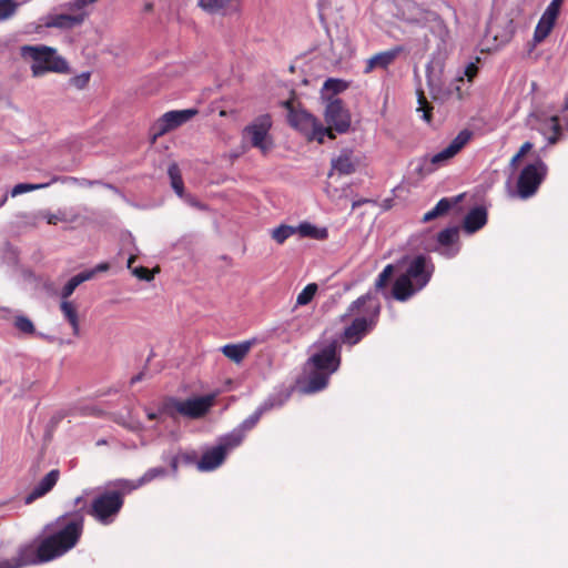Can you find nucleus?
Wrapping results in <instances>:
<instances>
[{"label":"nucleus","mask_w":568,"mask_h":568,"mask_svg":"<svg viewBox=\"0 0 568 568\" xmlns=\"http://www.w3.org/2000/svg\"><path fill=\"white\" fill-rule=\"evenodd\" d=\"M83 529L80 515L61 516L54 524V531L38 547L28 546L20 550L13 560H1L0 568H21L23 566L52 560L72 549Z\"/></svg>","instance_id":"nucleus-1"},{"label":"nucleus","mask_w":568,"mask_h":568,"mask_svg":"<svg viewBox=\"0 0 568 568\" xmlns=\"http://www.w3.org/2000/svg\"><path fill=\"white\" fill-rule=\"evenodd\" d=\"M290 124L303 134L307 141L324 143L325 139L334 140L335 133H345L351 126V114L341 100H332L326 104L324 119L326 126L305 110H296L293 102L286 101Z\"/></svg>","instance_id":"nucleus-2"},{"label":"nucleus","mask_w":568,"mask_h":568,"mask_svg":"<svg viewBox=\"0 0 568 568\" xmlns=\"http://www.w3.org/2000/svg\"><path fill=\"white\" fill-rule=\"evenodd\" d=\"M341 364L336 341L321 342L311 348V355L304 366L302 392L312 394L324 389L328 379Z\"/></svg>","instance_id":"nucleus-3"},{"label":"nucleus","mask_w":568,"mask_h":568,"mask_svg":"<svg viewBox=\"0 0 568 568\" xmlns=\"http://www.w3.org/2000/svg\"><path fill=\"white\" fill-rule=\"evenodd\" d=\"M398 266L402 273L398 275L393 287V295L398 301H406L425 287L434 270L428 258L422 255L405 258Z\"/></svg>","instance_id":"nucleus-4"},{"label":"nucleus","mask_w":568,"mask_h":568,"mask_svg":"<svg viewBox=\"0 0 568 568\" xmlns=\"http://www.w3.org/2000/svg\"><path fill=\"white\" fill-rule=\"evenodd\" d=\"M379 315V304L369 294L354 301L344 317L351 318L345 327L343 341L349 345L358 343L376 324Z\"/></svg>","instance_id":"nucleus-5"},{"label":"nucleus","mask_w":568,"mask_h":568,"mask_svg":"<svg viewBox=\"0 0 568 568\" xmlns=\"http://www.w3.org/2000/svg\"><path fill=\"white\" fill-rule=\"evenodd\" d=\"M20 57L30 65L33 78H41L49 72L63 73L68 71L67 61L58 54L54 48L48 45H22Z\"/></svg>","instance_id":"nucleus-6"},{"label":"nucleus","mask_w":568,"mask_h":568,"mask_svg":"<svg viewBox=\"0 0 568 568\" xmlns=\"http://www.w3.org/2000/svg\"><path fill=\"white\" fill-rule=\"evenodd\" d=\"M427 84L432 98L439 102H445L452 98L463 100L468 95V90L463 77H456L449 83L442 79L440 71L436 72L434 68H427Z\"/></svg>","instance_id":"nucleus-7"},{"label":"nucleus","mask_w":568,"mask_h":568,"mask_svg":"<svg viewBox=\"0 0 568 568\" xmlns=\"http://www.w3.org/2000/svg\"><path fill=\"white\" fill-rule=\"evenodd\" d=\"M242 440L243 433L232 432L223 437L216 446L204 452L201 459L196 463V468L200 471H212L216 469L223 464L229 452L239 446Z\"/></svg>","instance_id":"nucleus-8"},{"label":"nucleus","mask_w":568,"mask_h":568,"mask_svg":"<svg viewBox=\"0 0 568 568\" xmlns=\"http://www.w3.org/2000/svg\"><path fill=\"white\" fill-rule=\"evenodd\" d=\"M396 9V17L403 22L418 27L433 24L438 30L444 29L443 21L435 12L424 10L413 1L402 0L397 3Z\"/></svg>","instance_id":"nucleus-9"},{"label":"nucleus","mask_w":568,"mask_h":568,"mask_svg":"<svg viewBox=\"0 0 568 568\" xmlns=\"http://www.w3.org/2000/svg\"><path fill=\"white\" fill-rule=\"evenodd\" d=\"M271 126V118L268 115H262L245 128L243 133L244 139L247 140L252 146L266 153L273 148V140L268 133Z\"/></svg>","instance_id":"nucleus-10"},{"label":"nucleus","mask_w":568,"mask_h":568,"mask_svg":"<svg viewBox=\"0 0 568 568\" xmlns=\"http://www.w3.org/2000/svg\"><path fill=\"white\" fill-rule=\"evenodd\" d=\"M547 173V166L541 161H536L524 168L517 182V193L521 199L534 195Z\"/></svg>","instance_id":"nucleus-11"},{"label":"nucleus","mask_w":568,"mask_h":568,"mask_svg":"<svg viewBox=\"0 0 568 568\" xmlns=\"http://www.w3.org/2000/svg\"><path fill=\"white\" fill-rule=\"evenodd\" d=\"M164 470L161 467L152 468L144 474V476L138 480L129 479H115L109 481L103 493H100L98 497H121L123 495L131 494L135 488L142 484L163 475Z\"/></svg>","instance_id":"nucleus-12"},{"label":"nucleus","mask_w":568,"mask_h":568,"mask_svg":"<svg viewBox=\"0 0 568 568\" xmlns=\"http://www.w3.org/2000/svg\"><path fill=\"white\" fill-rule=\"evenodd\" d=\"M196 114V109H184L165 112L160 119L156 120L153 125V141H155L156 138L189 122Z\"/></svg>","instance_id":"nucleus-13"},{"label":"nucleus","mask_w":568,"mask_h":568,"mask_svg":"<svg viewBox=\"0 0 568 568\" xmlns=\"http://www.w3.org/2000/svg\"><path fill=\"white\" fill-rule=\"evenodd\" d=\"M215 395L211 394L202 397L190 398L186 400H176L173 403V407L184 416L199 418L212 407Z\"/></svg>","instance_id":"nucleus-14"},{"label":"nucleus","mask_w":568,"mask_h":568,"mask_svg":"<svg viewBox=\"0 0 568 568\" xmlns=\"http://www.w3.org/2000/svg\"><path fill=\"white\" fill-rule=\"evenodd\" d=\"M89 17V12L71 11V13H49L41 19L45 28L71 29L80 26Z\"/></svg>","instance_id":"nucleus-15"},{"label":"nucleus","mask_w":568,"mask_h":568,"mask_svg":"<svg viewBox=\"0 0 568 568\" xmlns=\"http://www.w3.org/2000/svg\"><path fill=\"white\" fill-rule=\"evenodd\" d=\"M562 1L564 0H552L548 4L535 29V42L540 43L549 36L559 16Z\"/></svg>","instance_id":"nucleus-16"},{"label":"nucleus","mask_w":568,"mask_h":568,"mask_svg":"<svg viewBox=\"0 0 568 568\" xmlns=\"http://www.w3.org/2000/svg\"><path fill=\"white\" fill-rule=\"evenodd\" d=\"M471 136V131L462 130L445 149L430 158V163L439 166L448 162L470 141Z\"/></svg>","instance_id":"nucleus-17"},{"label":"nucleus","mask_w":568,"mask_h":568,"mask_svg":"<svg viewBox=\"0 0 568 568\" xmlns=\"http://www.w3.org/2000/svg\"><path fill=\"white\" fill-rule=\"evenodd\" d=\"M122 507V499H93L90 514L100 523L106 525L113 521Z\"/></svg>","instance_id":"nucleus-18"},{"label":"nucleus","mask_w":568,"mask_h":568,"mask_svg":"<svg viewBox=\"0 0 568 568\" xmlns=\"http://www.w3.org/2000/svg\"><path fill=\"white\" fill-rule=\"evenodd\" d=\"M359 165V159L354 155L351 150H343L341 153L332 160V172L331 178L335 173L347 175L356 171Z\"/></svg>","instance_id":"nucleus-19"},{"label":"nucleus","mask_w":568,"mask_h":568,"mask_svg":"<svg viewBox=\"0 0 568 568\" xmlns=\"http://www.w3.org/2000/svg\"><path fill=\"white\" fill-rule=\"evenodd\" d=\"M402 51V47H395L389 50L374 54L366 61L364 72L371 73L375 69H386L396 60V58L400 54Z\"/></svg>","instance_id":"nucleus-20"},{"label":"nucleus","mask_w":568,"mask_h":568,"mask_svg":"<svg viewBox=\"0 0 568 568\" xmlns=\"http://www.w3.org/2000/svg\"><path fill=\"white\" fill-rule=\"evenodd\" d=\"M458 237V230L447 229L438 234V243L440 245L439 253L447 257H453L457 254L458 247L455 245Z\"/></svg>","instance_id":"nucleus-21"},{"label":"nucleus","mask_w":568,"mask_h":568,"mask_svg":"<svg viewBox=\"0 0 568 568\" xmlns=\"http://www.w3.org/2000/svg\"><path fill=\"white\" fill-rule=\"evenodd\" d=\"M297 235L303 239L324 241L328 237V230L325 226H318L304 221L296 225Z\"/></svg>","instance_id":"nucleus-22"},{"label":"nucleus","mask_w":568,"mask_h":568,"mask_svg":"<svg viewBox=\"0 0 568 568\" xmlns=\"http://www.w3.org/2000/svg\"><path fill=\"white\" fill-rule=\"evenodd\" d=\"M487 222V212L483 207L473 209L465 217L464 229L468 233H474L481 229Z\"/></svg>","instance_id":"nucleus-23"},{"label":"nucleus","mask_w":568,"mask_h":568,"mask_svg":"<svg viewBox=\"0 0 568 568\" xmlns=\"http://www.w3.org/2000/svg\"><path fill=\"white\" fill-rule=\"evenodd\" d=\"M60 310L64 320H67L68 323L71 325L73 335L79 336L80 321L77 304L69 300H61Z\"/></svg>","instance_id":"nucleus-24"},{"label":"nucleus","mask_w":568,"mask_h":568,"mask_svg":"<svg viewBox=\"0 0 568 568\" xmlns=\"http://www.w3.org/2000/svg\"><path fill=\"white\" fill-rule=\"evenodd\" d=\"M254 341H245L239 344H229L222 347V353L231 361L240 363L250 352Z\"/></svg>","instance_id":"nucleus-25"},{"label":"nucleus","mask_w":568,"mask_h":568,"mask_svg":"<svg viewBox=\"0 0 568 568\" xmlns=\"http://www.w3.org/2000/svg\"><path fill=\"white\" fill-rule=\"evenodd\" d=\"M93 275L94 272H83L71 277L60 292L61 300H69L74 290L83 282L91 280Z\"/></svg>","instance_id":"nucleus-26"},{"label":"nucleus","mask_w":568,"mask_h":568,"mask_svg":"<svg viewBox=\"0 0 568 568\" xmlns=\"http://www.w3.org/2000/svg\"><path fill=\"white\" fill-rule=\"evenodd\" d=\"M58 477L59 473L57 470H51L50 473H48L37 485V487L29 497H42L43 495L48 494L57 484Z\"/></svg>","instance_id":"nucleus-27"},{"label":"nucleus","mask_w":568,"mask_h":568,"mask_svg":"<svg viewBox=\"0 0 568 568\" xmlns=\"http://www.w3.org/2000/svg\"><path fill=\"white\" fill-rule=\"evenodd\" d=\"M59 179L58 178H53L51 181L49 182H45V183H38V184H32V183H19L17 185H14L12 187V190L10 191V195L12 197H16V196H19L21 194H24V193H28V192H31V191H37V190H42V189H47L49 187L52 183L57 182Z\"/></svg>","instance_id":"nucleus-28"},{"label":"nucleus","mask_w":568,"mask_h":568,"mask_svg":"<svg viewBox=\"0 0 568 568\" xmlns=\"http://www.w3.org/2000/svg\"><path fill=\"white\" fill-rule=\"evenodd\" d=\"M38 216L42 220H44L48 224L55 225L59 222H73L74 217H71L67 211L59 210L58 212H50V211H41L39 212Z\"/></svg>","instance_id":"nucleus-29"},{"label":"nucleus","mask_w":568,"mask_h":568,"mask_svg":"<svg viewBox=\"0 0 568 568\" xmlns=\"http://www.w3.org/2000/svg\"><path fill=\"white\" fill-rule=\"evenodd\" d=\"M297 234L296 226L281 224L271 231V237L277 243L283 244L287 239Z\"/></svg>","instance_id":"nucleus-30"},{"label":"nucleus","mask_w":568,"mask_h":568,"mask_svg":"<svg viewBox=\"0 0 568 568\" xmlns=\"http://www.w3.org/2000/svg\"><path fill=\"white\" fill-rule=\"evenodd\" d=\"M171 186L180 197H184L183 181L178 164L172 163L168 169Z\"/></svg>","instance_id":"nucleus-31"},{"label":"nucleus","mask_w":568,"mask_h":568,"mask_svg":"<svg viewBox=\"0 0 568 568\" xmlns=\"http://www.w3.org/2000/svg\"><path fill=\"white\" fill-rule=\"evenodd\" d=\"M542 133L546 135L548 142L550 144L556 143L558 140V134L560 132V128L558 124V119L556 116H551L542 126Z\"/></svg>","instance_id":"nucleus-32"},{"label":"nucleus","mask_w":568,"mask_h":568,"mask_svg":"<svg viewBox=\"0 0 568 568\" xmlns=\"http://www.w3.org/2000/svg\"><path fill=\"white\" fill-rule=\"evenodd\" d=\"M317 284L310 283L307 284L297 295L296 297V306L307 305L315 296L317 292Z\"/></svg>","instance_id":"nucleus-33"},{"label":"nucleus","mask_w":568,"mask_h":568,"mask_svg":"<svg viewBox=\"0 0 568 568\" xmlns=\"http://www.w3.org/2000/svg\"><path fill=\"white\" fill-rule=\"evenodd\" d=\"M17 7L14 0H0V20L10 18L16 12Z\"/></svg>","instance_id":"nucleus-34"},{"label":"nucleus","mask_w":568,"mask_h":568,"mask_svg":"<svg viewBox=\"0 0 568 568\" xmlns=\"http://www.w3.org/2000/svg\"><path fill=\"white\" fill-rule=\"evenodd\" d=\"M348 186H345L343 187L342 190H339L337 186H334L332 185L331 183L327 185L326 187V193H327V196L333 201V202H338L341 201L342 199L346 197L347 196V191H348Z\"/></svg>","instance_id":"nucleus-35"},{"label":"nucleus","mask_w":568,"mask_h":568,"mask_svg":"<svg viewBox=\"0 0 568 568\" xmlns=\"http://www.w3.org/2000/svg\"><path fill=\"white\" fill-rule=\"evenodd\" d=\"M478 72V67L475 62H470L469 64H467V67L464 69V71L458 74L457 77H463L464 80H465V83H466V89L468 90L469 87H470V83L473 81V79L476 77Z\"/></svg>","instance_id":"nucleus-36"},{"label":"nucleus","mask_w":568,"mask_h":568,"mask_svg":"<svg viewBox=\"0 0 568 568\" xmlns=\"http://www.w3.org/2000/svg\"><path fill=\"white\" fill-rule=\"evenodd\" d=\"M14 326L20 332L26 333V334H31L34 331V326H33L32 322L28 317H24V316H17L14 318Z\"/></svg>","instance_id":"nucleus-37"},{"label":"nucleus","mask_w":568,"mask_h":568,"mask_svg":"<svg viewBox=\"0 0 568 568\" xmlns=\"http://www.w3.org/2000/svg\"><path fill=\"white\" fill-rule=\"evenodd\" d=\"M159 272V268H154L153 271H150L146 267L139 266L132 268V274L138 277L139 280L150 282L154 277V273Z\"/></svg>","instance_id":"nucleus-38"},{"label":"nucleus","mask_w":568,"mask_h":568,"mask_svg":"<svg viewBox=\"0 0 568 568\" xmlns=\"http://www.w3.org/2000/svg\"><path fill=\"white\" fill-rule=\"evenodd\" d=\"M394 273V266L392 264H388L383 272L378 275V278L376 280V287L377 288H384L389 281V278L393 276Z\"/></svg>","instance_id":"nucleus-39"},{"label":"nucleus","mask_w":568,"mask_h":568,"mask_svg":"<svg viewBox=\"0 0 568 568\" xmlns=\"http://www.w3.org/2000/svg\"><path fill=\"white\" fill-rule=\"evenodd\" d=\"M185 70H186V68L184 64H181V63L172 64L165 69L164 74L169 79H176V78L183 77L185 73Z\"/></svg>","instance_id":"nucleus-40"},{"label":"nucleus","mask_w":568,"mask_h":568,"mask_svg":"<svg viewBox=\"0 0 568 568\" xmlns=\"http://www.w3.org/2000/svg\"><path fill=\"white\" fill-rule=\"evenodd\" d=\"M89 81H90V72H83L81 74L73 77L70 80V84L78 90H82V89L87 88V85L89 84Z\"/></svg>","instance_id":"nucleus-41"},{"label":"nucleus","mask_w":568,"mask_h":568,"mask_svg":"<svg viewBox=\"0 0 568 568\" xmlns=\"http://www.w3.org/2000/svg\"><path fill=\"white\" fill-rule=\"evenodd\" d=\"M98 0H73L69 3L70 11L89 12L87 8Z\"/></svg>","instance_id":"nucleus-42"},{"label":"nucleus","mask_w":568,"mask_h":568,"mask_svg":"<svg viewBox=\"0 0 568 568\" xmlns=\"http://www.w3.org/2000/svg\"><path fill=\"white\" fill-rule=\"evenodd\" d=\"M418 103L417 112H420L423 120L428 122L430 120L429 106L423 93L418 97Z\"/></svg>","instance_id":"nucleus-43"},{"label":"nucleus","mask_w":568,"mask_h":568,"mask_svg":"<svg viewBox=\"0 0 568 568\" xmlns=\"http://www.w3.org/2000/svg\"><path fill=\"white\" fill-rule=\"evenodd\" d=\"M532 149V144L530 142H525L521 148L519 149V151L511 158L510 160V166L513 169L516 168L518 161L527 153L529 152L530 150Z\"/></svg>","instance_id":"nucleus-44"},{"label":"nucleus","mask_w":568,"mask_h":568,"mask_svg":"<svg viewBox=\"0 0 568 568\" xmlns=\"http://www.w3.org/2000/svg\"><path fill=\"white\" fill-rule=\"evenodd\" d=\"M260 416H261V413L256 412L254 413L252 416H250L247 419H245L241 426V428L239 429H235L234 432H241L243 433V435L245 434L246 430L251 429L252 427H254V425L257 423V420L260 419Z\"/></svg>","instance_id":"nucleus-45"},{"label":"nucleus","mask_w":568,"mask_h":568,"mask_svg":"<svg viewBox=\"0 0 568 568\" xmlns=\"http://www.w3.org/2000/svg\"><path fill=\"white\" fill-rule=\"evenodd\" d=\"M324 88L327 90H332L334 92H339L345 88V85L339 80L328 79L327 81H325Z\"/></svg>","instance_id":"nucleus-46"},{"label":"nucleus","mask_w":568,"mask_h":568,"mask_svg":"<svg viewBox=\"0 0 568 568\" xmlns=\"http://www.w3.org/2000/svg\"><path fill=\"white\" fill-rule=\"evenodd\" d=\"M452 206V202L448 199H442L435 206L439 215L446 213Z\"/></svg>","instance_id":"nucleus-47"},{"label":"nucleus","mask_w":568,"mask_h":568,"mask_svg":"<svg viewBox=\"0 0 568 568\" xmlns=\"http://www.w3.org/2000/svg\"><path fill=\"white\" fill-rule=\"evenodd\" d=\"M437 216H440L439 213L436 211V209H432L430 211H428L427 213L424 214L423 216V221L424 222H428Z\"/></svg>","instance_id":"nucleus-48"},{"label":"nucleus","mask_w":568,"mask_h":568,"mask_svg":"<svg viewBox=\"0 0 568 568\" xmlns=\"http://www.w3.org/2000/svg\"><path fill=\"white\" fill-rule=\"evenodd\" d=\"M109 268V265L106 263H102V264H99L92 272H94V274L97 272H102V271H106Z\"/></svg>","instance_id":"nucleus-49"},{"label":"nucleus","mask_w":568,"mask_h":568,"mask_svg":"<svg viewBox=\"0 0 568 568\" xmlns=\"http://www.w3.org/2000/svg\"><path fill=\"white\" fill-rule=\"evenodd\" d=\"M135 258H136V257H135V255H131V256L129 257V260H128L126 266H128V268H130L131 271H132V268H134L132 265H133V263L135 262Z\"/></svg>","instance_id":"nucleus-50"},{"label":"nucleus","mask_w":568,"mask_h":568,"mask_svg":"<svg viewBox=\"0 0 568 568\" xmlns=\"http://www.w3.org/2000/svg\"><path fill=\"white\" fill-rule=\"evenodd\" d=\"M146 415H148L149 419H156L158 418V414L153 413V412H148Z\"/></svg>","instance_id":"nucleus-51"},{"label":"nucleus","mask_w":568,"mask_h":568,"mask_svg":"<svg viewBox=\"0 0 568 568\" xmlns=\"http://www.w3.org/2000/svg\"><path fill=\"white\" fill-rule=\"evenodd\" d=\"M7 200H8V195H7V194H6V195H3L2 197H0V207H1L2 205H4V203L7 202Z\"/></svg>","instance_id":"nucleus-52"},{"label":"nucleus","mask_w":568,"mask_h":568,"mask_svg":"<svg viewBox=\"0 0 568 568\" xmlns=\"http://www.w3.org/2000/svg\"><path fill=\"white\" fill-rule=\"evenodd\" d=\"M7 200H8V195H7V194H6V195H3L2 197H0V207H1L2 205H4V203L7 202Z\"/></svg>","instance_id":"nucleus-53"},{"label":"nucleus","mask_w":568,"mask_h":568,"mask_svg":"<svg viewBox=\"0 0 568 568\" xmlns=\"http://www.w3.org/2000/svg\"><path fill=\"white\" fill-rule=\"evenodd\" d=\"M141 378H142V375H136V376H134V377L131 379V383H132V384H133V383H136V382L141 381Z\"/></svg>","instance_id":"nucleus-54"},{"label":"nucleus","mask_w":568,"mask_h":568,"mask_svg":"<svg viewBox=\"0 0 568 568\" xmlns=\"http://www.w3.org/2000/svg\"><path fill=\"white\" fill-rule=\"evenodd\" d=\"M186 201L191 204V205H197V203L195 201H193L192 199L185 196Z\"/></svg>","instance_id":"nucleus-55"},{"label":"nucleus","mask_w":568,"mask_h":568,"mask_svg":"<svg viewBox=\"0 0 568 568\" xmlns=\"http://www.w3.org/2000/svg\"><path fill=\"white\" fill-rule=\"evenodd\" d=\"M151 10V4H146L145 6V11H150Z\"/></svg>","instance_id":"nucleus-56"}]
</instances>
